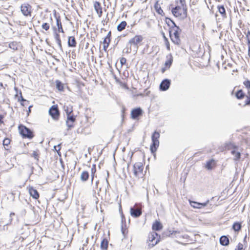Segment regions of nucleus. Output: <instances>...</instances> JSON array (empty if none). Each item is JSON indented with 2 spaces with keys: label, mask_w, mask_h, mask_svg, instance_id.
I'll return each mask as SVG.
<instances>
[{
  "label": "nucleus",
  "mask_w": 250,
  "mask_h": 250,
  "mask_svg": "<svg viewBox=\"0 0 250 250\" xmlns=\"http://www.w3.org/2000/svg\"><path fill=\"white\" fill-rule=\"evenodd\" d=\"M243 247V244H242L241 243H239L237 246H236V248H235V250H244Z\"/></svg>",
  "instance_id": "nucleus-49"
},
{
  "label": "nucleus",
  "mask_w": 250,
  "mask_h": 250,
  "mask_svg": "<svg viewBox=\"0 0 250 250\" xmlns=\"http://www.w3.org/2000/svg\"><path fill=\"white\" fill-rule=\"evenodd\" d=\"M143 111L141 107L133 108L131 111V118L132 119L136 120L143 115Z\"/></svg>",
  "instance_id": "nucleus-8"
},
{
  "label": "nucleus",
  "mask_w": 250,
  "mask_h": 250,
  "mask_svg": "<svg viewBox=\"0 0 250 250\" xmlns=\"http://www.w3.org/2000/svg\"><path fill=\"white\" fill-rule=\"evenodd\" d=\"M139 148H138V147H136V148H134V151H132V152H131V157H132V156H133V154L134 153V152H136V151H138V150H139Z\"/></svg>",
  "instance_id": "nucleus-59"
},
{
  "label": "nucleus",
  "mask_w": 250,
  "mask_h": 250,
  "mask_svg": "<svg viewBox=\"0 0 250 250\" xmlns=\"http://www.w3.org/2000/svg\"><path fill=\"white\" fill-rule=\"evenodd\" d=\"M173 61L172 57L170 55V57L169 59H168L165 63V65L166 67L169 68L171 65L172 64Z\"/></svg>",
  "instance_id": "nucleus-40"
},
{
  "label": "nucleus",
  "mask_w": 250,
  "mask_h": 250,
  "mask_svg": "<svg viewBox=\"0 0 250 250\" xmlns=\"http://www.w3.org/2000/svg\"><path fill=\"white\" fill-rule=\"evenodd\" d=\"M110 43H106V44H104V47H103V48H104V51H106L107 47H108L109 46V44Z\"/></svg>",
  "instance_id": "nucleus-57"
},
{
  "label": "nucleus",
  "mask_w": 250,
  "mask_h": 250,
  "mask_svg": "<svg viewBox=\"0 0 250 250\" xmlns=\"http://www.w3.org/2000/svg\"><path fill=\"white\" fill-rule=\"evenodd\" d=\"M3 118H4L3 116L0 114V124L3 123Z\"/></svg>",
  "instance_id": "nucleus-58"
},
{
  "label": "nucleus",
  "mask_w": 250,
  "mask_h": 250,
  "mask_svg": "<svg viewBox=\"0 0 250 250\" xmlns=\"http://www.w3.org/2000/svg\"><path fill=\"white\" fill-rule=\"evenodd\" d=\"M126 24V22L125 21H122L118 25L117 27V30L120 32L122 31L125 28Z\"/></svg>",
  "instance_id": "nucleus-32"
},
{
  "label": "nucleus",
  "mask_w": 250,
  "mask_h": 250,
  "mask_svg": "<svg viewBox=\"0 0 250 250\" xmlns=\"http://www.w3.org/2000/svg\"><path fill=\"white\" fill-rule=\"evenodd\" d=\"M53 28L54 30V38L55 40L61 39L60 35L57 32L56 28L55 27H54Z\"/></svg>",
  "instance_id": "nucleus-41"
},
{
  "label": "nucleus",
  "mask_w": 250,
  "mask_h": 250,
  "mask_svg": "<svg viewBox=\"0 0 250 250\" xmlns=\"http://www.w3.org/2000/svg\"><path fill=\"white\" fill-rule=\"evenodd\" d=\"M190 205L191 207L196 208H200L201 203L193 201H189Z\"/></svg>",
  "instance_id": "nucleus-35"
},
{
  "label": "nucleus",
  "mask_w": 250,
  "mask_h": 250,
  "mask_svg": "<svg viewBox=\"0 0 250 250\" xmlns=\"http://www.w3.org/2000/svg\"><path fill=\"white\" fill-rule=\"evenodd\" d=\"M55 83L57 89L60 91H63V84L59 80H56Z\"/></svg>",
  "instance_id": "nucleus-30"
},
{
  "label": "nucleus",
  "mask_w": 250,
  "mask_h": 250,
  "mask_svg": "<svg viewBox=\"0 0 250 250\" xmlns=\"http://www.w3.org/2000/svg\"><path fill=\"white\" fill-rule=\"evenodd\" d=\"M218 12L221 14L223 18H226L227 17L226 10L225 7L223 5H218L217 6Z\"/></svg>",
  "instance_id": "nucleus-28"
},
{
  "label": "nucleus",
  "mask_w": 250,
  "mask_h": 250,
  "mask_svg": "<svg viewBox=\"0 0 250 250\" xmlns=\"http://www.w3.org/2000/svg\"><path fill=\"white\" fill-rule=\"evenodd\" d=\"M20 97L19 98V101H21V103H22V102H25V103H29V101H27L23 98L21 91L20 92Z\"/></svg>",
  "instance_id": "nucleus-47"
},
{
  "label": "nucleus",
  "mask_w": 250,
  "mask_h": 250,
  "mask_svg": "<svg viewBox=\"0 0 250 250\" xmlns=\"http://www.w3.org/2000/svg\"><path fill=\"white\" fill-rule=\"evenodd\" d=\"M182 30L180 27L177 26L174 27L173 29H169V37L171 41L176 45H179L181 43L179 35Z\"/></svg>",
  "instance_id": "nucleus-2"
},
{
  "label": "nucleus",
  "mask_w": 250,
  "mask_h": 250,
  "mask_svg": "<svg viewBox=\"0 0 250 250\" xmlns=\"http://www.w3.org/2000/svg\"><path fill=\"white\" fill-rule=\"evenodd\" d=\"M21 10L24 16H30L32 12V7L28 3H24L21 5Z\"/></svg>",
  "instance_id": "nucleus-6"
},
{
  "label": "nucleus",
  "mask_w": 250,
  "mask_h": 250,
  "mask_svg": "<svg viewBox=\"0 0 250 250\" xmlns=\"http://www.w3.org/2000/svg\"><path fill=\"white\" fill-rule=\"evenodd\" d=\"M124 50H125V53H130L131 52V46L128 43Z\"/></svg>",
  "instance_id": "nucleus-48"
},
{
  "label": "nucleus",
  "mask_w": 250,
  "mask_h": 250,
  "mask_svg": "<svg viewBox=\"0 0 250 250\" xmlns=\"http://www.w3.org/2000/svg\"><path fill=\"white\" fill-rule=\"evenodd\" d=\"M165 22L169 27V29H173L174 27L177 26L175 22L169 18H166Z\"/></svg>",
  "instance_id": "nucleus-20"
},
{
  "label": "nucleus",
  "mask_w": 250,
  "mask_h": 250,
  "mask_svg": "<svg viewBox=\"0 0 250 250\" xmlns=\"http://www.w3.org/2000/svg\"><path fill=\"white\" fill-rule=\"evenodd\" d=\"M96 169H91V184L92 185L93 183L94 178L95 177V173Z\"/></svg>",
  "instance_id": "nucleus-42"
},
{
  "label": "nucleus",
  "mask_w": 250,
  "mask_h": 250,
  "mask_svg": "<svg viewBox=\"0 0 250 250\" xmlns=\"http://www.w3.org/2000/svg\"><path fill=\"white\" fill-rule=\"evenodd\" d=\"M238 148V146L232 143L231 142H229V143L225 144L222 150L224 151L230 149H237Z\"/></svg>",
  "instance_id": "nucleus-18"
},
{
  "label": "nucleus",
  "mask_w": 250,
  "mask_h": 250,
  "mask_svg": "<svg viewBox=\"0 0 250 250\" xmlns=\"http://www.w3.org/2000/svg\"><path fill=\"white\" fill-rule=\"evenodd\" d=\"M162 34H163V37L164 39V41H165V44L166 45L167 49L168 50H170V43L169 42L168 39L165 36L164 33H163Z\"/></svg>",
  "instance_id": "nucleus-39"
},
{
  "label": "nucleus",
  "mask_w": 250,
  "mask_h": 250,
  "mask_svg": "<svg viewBox=\"0 0 250 250\" xmlns=\"http://www.w3.org/2000/svg\"><path fill=\"white\" fill-rule=\"evenodd\" d=\"M76 121V117L72 114H70L67 115V120L66 121V124L69 128H71L73 127V123Z\"/></svg>",
  "instance_id": "nucleus-12"
},
{
  "label": "nucleus",
  "mask_w": 250,
  "mask_h": 250,
  "mask_svg": "<svg viewBox=\"0 0 250 250\" xmlns=\"http://www.w3.org/2000/svg\"><path fill=\"white\" fill-rule=\"evenodd\" d=\"M163 226L161 222L156 221L152 225V229L154 231H159L162 229Z\"/></svg>",
  "instance_id": "nucleus-22"
},
{
  "label": "nucleus",
  "mask_w": 250,
  "mask_h": 250,
  "mask_svg": "<svg viewBox=\"0 0 250 250\" xmlns=\"http://www.w3.org/2000/svg\"><path fill=\"white\" fill-rule=\"evenodd\" d=\"M94 7L97 13L98 14L99 17H101L103 11L100 2L99 1H95L94 3Z\"/></svg>",
  "instance_id": "nucleus-17"
},
{
  "label": "nucleus",
  "mask_w": 250,
  "mask_h": 250,
  "mask_svg": "<svg viewBox=\"0 0 250 250\" xmlns=\"http://www.w3.org/2000/svg\"><path fill=\"white\" fill-rule=\"evenodd\" d=\"M242 225L241 222H235L232 226V229L235 231L238 232L242 229Z\"/></svg>",
  "instance_id": "nucleus-21"
},
{
  "label": "nucleus",
  "mask_w": 250,
  "mask_h": 250,
  "mask_svg": "<svg viewBox=\"0 0 250 250\" xmlns=\"http://www.w3.org/2000/svg\"><path fill=\"white\" fill-rule=\"evenodd\" d=\"M32 107V105H30L28 108V110L27 111L28 115L31 112V108Z\"/></svg>",
  "instance_id": "nucleus-60"
},
{
  "label": "nucleus",
  "mask_w": 250,
  "mask_h": 250,
  "mask_svg": "<svg viewBox=\"0 0 250 250\" xmlns=\"http://www.w3.org/2000/svg\"><path fill=\"white\" fill-rule=\"evenodd\" d=\"M39 150L37 149L36 151H34L31 156L33 157L36 160L39 161Z\"/></svg>",
  "instance_id": "nucleus-37"
},
{
  "label": "nucleus",
  "mask_w": 250,
  "mask_h": 250,
  "mask_svg": "<svg viewBox=\"0 0 250 250\" xmlns=\"http://www.w3.org/2000/svg\"><path fill=\"white\" fill-rule=\"evenodd\" d=\"M19 129L20 134L23 138L31 139L34 137L33 131L23 125H20Z\"/></svg>",
  "instance_id": "nucleus-3"
},
{
  "label": "nucleus",
  "mask_w": 250,
  "mask_h": 250,
  "mask_svg": "<svg viewBox=\"0 0 250 250\" xmlns=\"http://www.w3.org/2000/svg\"><path fill=\"white\" fill-rule=\"evenodd\" d=\"M42 29H44L45 31H47L49 30V29L50 28V25H49V23L45 22L42 24Z\"/></svg>",
  "instance_id": "nucleus-45"
},
{
  "label": "nucleus",
  "mask_w": 250,
  "mask_h": 250,
  "mask_svg": "<svg viewBox=\"0 0 250 250\" xmlns=\"http://www.w3.org/2000/svg\"><path fill=\"white\" fill-rule=\"evenodd\" d=\"M179 1L182 6H187L185 0H179Z\"/></svg>",
  "instance_id": "nucleus-55"
},
{
  "label": "nucleus",
  "mask_w": 250,
  "mask_h": 250,
  "mask_svg": "<svg viewBox=\"0 0 250 250\" xmlns=\"http://www.w3.org/2000/svg\"><path fill=\"white\" fill-rule=\"evenodd\" d=\"M99 183V180H98L96 181L95 185H94L93 186V189L95 191V189H98V186Z\"/></svg>",
  "instance_id": "nucleus-54"
},
{
  "label": "nucleus",
  "mask_w": 250,
  "mask_h": 250,
  "mask_svg": "<svg viewBox=\"0 0 250 250\" xmlns=\"http://www.w3.org/2000/svg\"><path fill=\"white\" fill-rule=\"evenodd\" d=\"M187 6H182L181 5H177L175 7H173L171 9V12L173 16L181 20H184L187 17Z\"/></svg>",
  "instance_id": "nucleus-1"
},
{
  "label": "nucleus",
  "mask_w": 250,
  "mask_h": 250,
  "mask_svg": "<svg viewBox=\"0 0 250 250\" xmlns=\"http://www.w3.org/2000/svg\"><path fill=\"white\" fill-rule=\"evenodd\" d=\"M77 42L74 36H70L68 39V46L69 47H75L76 46Z\"/></svg>",
  "instance_id": "nucleus-25"
},
{
  "label": "nucleus",
  "mask_w": 250,
  "mask_h": 250,
  "mask_svg": "<svg viewBox=\"0 0 250 250\" xmlns=\"http://www.w3.org/2000/svg\"><path fill=\"white\" fill-rule=\"evenodd\" d=\"M9 47L14 50H17L18 49V43L17 42H12L9 43Z\"/></svg>",
  "instance_id": "nucleus-34"
},
{
  "label": "nucleus",
  "mask_w": 250,
  "mask_h": 250,
  "mask_svg": "<svg viewBox=\"0 0 250 250\" xmlns=\"http://www.w3.org/2000/svg\"><path fill=\"white\" fill-rule=\"evenodd\" d=\"M160 137V134L157 131L153 132L151 136V141H158V139Z\"/></svg>",
  "instance_id": "nucleus-36"
},
{
  "label": "nucleus",
  "mask_w": 250,
  "mask_h": 250,
  "mask_svg": "<svg viewBox=\"0 0 250 250\" xmlns=\"http://www.w3.org/2000/svg\"><path fill=\"white\" fill-rule=\"evenodd\" d=\"M246 38L248 42V44H250V31H248L247 33H246Z\"/></svg>",
  "instance_id": "nucleus-51"
},
{
  "label": "nucleus",
  "mask_w": 250,
  "mask_h": 250,
  "mask_svg": "<svg viewBox=\"0 0 250 250\" xmlns=\"http://www.w3.org/2000/svg\"><path fill=\"white\" fill-rule=\"evenodd\" d=\"M28 188L30 196L35 199H38L40 194L37 190L33 187H29Z\"/></svg>",
  "instance_id": "nucleus-13"
},
{
  "label": "nucleus",
  "mask_w": 250,
  "mask_h": 250,
  "mask_svg": "<svg viewBox=\"0 0 250 250\" xmlns=\"http://www.w3.org/2000/svg\"><path fill=\"white\" fill-rule=\"evenodd\" d=\"M56 24L58 27V32L64 33V31L60 17H56Z\"/></svg>",
  "instance_id": "nucleus-24"
},
{
  "label": "nucleus",
  "mask_w": 250,
  "mask_h": 250,
  "mask_svg": "<svg viewBox=\"0 0 250 250\" xmlns=\"http://www.w3.org/2000/svg\"><path fill=\"white\" fill-rule=\"evenodd\" d=\"M61 145V144H58L57 146H54V150L55 151H56V152H57L58 154H59V151H60V150L61 149V146H60Z\"/></svg>",
  "instance_id": "nucleus-50"
},
{
  "label": "nucleus",
  "mask_w": 250,
  "mask_h": 250,
  "mask_svg": "<svg viewBox=\"0 0 250 250\" xmlns=\"http://www.w3.org/2000/svg\"><path fill=\"white\" fill-rule=\"evenodd\" d=\"M236 149H233L231 151V153L234 156V160L238 161L241 158V153L239 152L236 151Z\"/></svg>",
  "instance_id": "nucleus-29"
},
{
  "label": "nucleus",
  "mask_w": 250,
  "mask_h": 250,
  "mask_svg": "<svg viewBox=\"0 0 250 250\" xmlns=\"http://www.w3.org/2000/svg\"><path fill=\"white\" fill-rule=\"evenodd\" d=\"M160 142H152L150 146V150L153 156L155 157L156 152L159 146Z\"/></svg>",
  "instance_id": "nucleus-15"
},
{
  "label": "nucleus",
  "mask_w": 250,
  "mask_h": 250,
  "mask_svg": "<svg viewBox=\"0 0 250 250\" xmlns=\"http://www.w3.org/2000/svg\"><path fill=\"white\" fill-rule=\"evenodd\" d=\"M121 218H121V223H122L121 231H122V233L123 235L124 236H125L127 233V230H126L127 228H126V225L125 224V216L124 215V214H123V213H122V214H121Z\"/></svg>",
  "instance_id": "nucleus-14"
},
{
  "label": "nucleus",
  "mask_w": 250,
  "mask_h": 250,
  "mask_svg": "<svg viewBox=\"0 0 250 250\" xmlns=\"http://www.w3.org/2000/svg\"><path fill=\"white\" fill-rule=\"evenodd\" d=\"M108 241L106 238H104L101 243L100 247L102 250H107L108 247Z\"/></svg>",
  "instance_id": "nucleus-26"
},
{
  "label": "nucleus",
  "mask_w": 250,
  "mask_h": 250,
  "mask_svg": "<svg viewBox=\"0 0 250 250\" xmlns=\"http://www.w3.org/2000/svg\"><path fill=\"white\" fill-rule=\"evenodd\" d=\"M111 36V32L109 31L105 38L104 39L103 43L106 44V43H110V38Z\"/></svg>",
  "instance_id": "nucleus-38"
},
{
  "label": "nucleus",
  "mask_w": 250,
  "mask_h": 250,
  "mask_svg": "<svg viewBox=\"0 0 250 250\" xmlns=\"http://www.w3.org/2000/svg\"><path fill=\"white\" fill-rule=\"evenodd\" d=\"M143 40L141 35H136L128 42V44L131 46L133 45L136 49L138 48V44L140 43Z\"/></svg>",
  "instance_id": "nucleus-7"
},
{
  "label": "nucleus",
  "mask_w": 250,
  "mask_h": 250,
  "mask_svg": "<svg viewBox=\"0 0 250 250\" xmlns=\"http://www.w3.org/2000/svg\"><path fill=\"white\" fill-rule=\"evenodd\" d=\"M245 93L242 89L238 90L235 93V96L238 99H242L245 97Z\"/></svg>",
  "instance_id": "nucleus-33"
},
{
  "label": "nucleus",
  "mask_w": 250,
  "mask_h": 250,
  "mask_svg": "<svg viewBox=\"0 0 250 250\" xmlns=\"http://www.w3.org/2000/svg\"><path fill=\"white\" fill-rule=\"evenodd\" d=\"M248 95L246 96L245 105H250V91L248 92Z\"/></svg>",
  "instance_id": "nucleus-43"
},
{
  "label": "nucleus",
  "mask_w": 250,
  "mask_h": 250,
  "mask_svg": "<svg viewBox=\"0 0 250 250\" xmlns=\"http://www.w3.org/2000/svg\"><path fill=\"white\" fill-rule=\"evenodd\" d=\"M171 84V80L168 79L163 80L160 84L159 89L162 91L168 90Z\"/></svg>",
  "instance_id": "nucleus-10"
},
{
  "label": "nucleus",
  "mask_w": 250,
  "mask_h": 250,
  "mask_svg": "<svg viewBox=\"0 0 250 250\" xmlns=\"http://www.w3.org/2000/svg\"><path fill=\"white\" fill-rule=\"evenodd\" d=\"M243 84L249 90H250V81L247 80L243 82Z\"/></svg>",
  "instance_id": "nucleus-44"
},
{
  "label": "nucleus",
  "mask_w": 250,
  "mask_h": 250,
  "mask_svg": "<svg viewBox=\"0 0 250 250\" xmlns=\"http://www.w3.org/2000/svg\"><path fill=\"white\" fill-rule=\"evenodd\" d=\"M248 56L250 58V44H248Z\"/></svg>",
  "instance_id": "nucleus-62"
},
{
  "label": "nucleus",
  "mask_w": 250,
  "mask_h": 250,
  "mask_svg": "<svg viewBox=\"0 0 250 250\" xmlns=\"http://www.w3.org/2000/svg\"><path fill=\"white\" fill-rule=\"evenodd\" d=\"M216 166L215 161L213 159H211L206 162L205 167L208 170H211L214 167Z\"/></svg>",
  "instance_id": "nucleus-19"
},
{
  "label": "nucleus",
  "mask_w": 250,
  "mask_h": 250,
  "mask_svg": "<svg viewBox=\"0 0 250 250\" xmlns=\"http://www.w3.org/2000/svg\"><path fill=\"white\" fill-rule=\"evenodd\" d=\"M130 212L131 216L138 218L142 214V210L140 208L131 207L130 208Z\"/></svg>",
  "instance_id": "nucleus-11"
},
{
  "label": "nucleus",
  "mask_w": 250,
  "mask_h": 250,
  "mask_svg": "<svg viewBox=\"0 0 250 250\" xmlns=\"http://www.w3.org/2000/svg\"><path fill=\"white\" fill-rule=\"evenodd\" d=\"M154 8L156 12L160 15H163L164 14V12L163 10L162 9L161 7L158 3V2H156L154 5Z\"/></svg>",
  "instance_id": "nucleus-31"
},
{
  "label": "nucleus",
  "mask_w": 250,
  "mask_h": 250,
  "mask_svg": "<svg viewBox=\"0 0 250 250\" xmlns=\"http://www.w3.org/2000/svg\"><path fill=\"white\" fill-rule=\"evenodd\" d=\"M49 114L54 120H58L60 116V111L58 105H53L51 106L49 110Z\"/></svg>",
  "instance_id": "nucleus-5"
},
{
  "label": "nucleus",
  "mask_w": 250,
  "mask_h": 250,
  "mask_svg": "<svg viewBox=\"0 0 250 250\" xmlns=\"http://www.w3.org/2000/svg\"><path fill=\"white\" fill-rule=\"evenodd\" d=\"M158 236V234L155 231H152L148 234V241L151 242L148 245V248L153 247L159 242L160 236H159V238Z\"/></svg>",
  "instance_id": "nucleus-4"
},
{
  "label": "nucleus",
  "mask_w": 250,
  "mask_h": 250,
  "mask_svg": "<svg viewBox=\"0 0 250 250\" xmlns=\"http://www.w3.org/2000/svg\"><path fill=\"white\" fill-rule=\"evenodd\" d=\"M247 238V234H246V235L244 237V240H243V242H244V244H245L246 243L247 244V241H246Z\"/></svg>",
  "instance_id": "nucleus-61"
},
{
  "label": "nucleus",
  "mask_w": 250,
  "mask_h": 250,
  "mask_svg": "<svg viewBox=\"0 0 250 250\" xmlns=\"http://www.w3.org/2000/svg\"><path fill=\"white\" fill-rule=\"evenodd\" d=\"M21 105L22 106H27L29 104V103H27L22 102V103H21Z\"/></svg>",
  "instance_id": "nucleus-63"
},
{
  "label": "nucleus",
  "mask_w": 250,
  "mask_h": 250,
  "mask_svg": "<svg viewBox=\"0 0 250 250\" xmlns=\"http://www.w3.org/2000/svg\"><path fill=\"white\" fill-rule=\"evenodd\" d=\"M10 142H2V144L5 150H8L9 149V145Z\"/></svg>",
  "instance_id": "nucleus-46"
},
{
  "label": "nucleus",
  "mask_w": 250,
  "mask_h": 250,
  "mask_svg": "<svg viewBox=\"0 0 250 250\" xmlns=\"http://www.w3.org/2000/svg\"><path fill=\"white\" fill-rule=\"evenodd\" d=\"M209 202V200H208L206 202H205L204 203H201L200 208H201L203 207L207 206V205L208 204Z\"/></svg>",
  "instance_id": "nucleus-52"
},
{
  "label": "nucleus",
  "mask_w": 250,
  "mask_h": 250,
  "mask_svg": "<svg viewBox=\"0 0 250 250\" xmlns=\"http://www.w3.org/2000/svg\"><path fill=\"white\" fill-rule=\"evenodd\" d=\"M106 187L105 188V192L107 191V190L110 187L109 183L108 181L107 177L106 178Z\"/></svg>",
  "instance_id": "nucleus-56"
},
{
  "label": "nucleus",
  "mask_w": 250,
  "mask_h": 250,
  "mask_svg": "<svg viewBox=\"0 0 250 250\" xmlns=\"http://www.w3.org/2000/svg\"><path fill=\"white\" fill-rule=\"evenodd\" d=\"M143 170V165L140 162L136 163L133 167V170L136 177L139 176V174L142 173Z\"/></svg>",
  "instance_id": "nucleus-9"
},
{
  "label": "nucleus",
  "mask_w": 250,
  "mask_h": 250,
  "mask_svg": "<svg viewBox=\"0 0 250 250\" xmlns=\"http://www.w3.org/2000/svg\"><path fill=\"white\" fill-rule=\"evenodd\" d=\"M63 109L67 115L70 114H72L73 112V107L71 104L66 105L65 104L63 106Z\"/></svg>",
  "instance_id": "nucleus-27"
},
{
  "label": "nucleus",
  "mask_w": 250,
  "mask_h": 250,
  "mask_svg": "<svg viewBox=\"0 0 250 250\" xmlns=\"http://www.w3.org/2000/svg\"><path fill=\"white\" fill-rule=\"evenodd\" d=\"M89 178V173L87 171H83L80 176V179L83 182H86Z\"/></svg>",
  "instance_id": "nucleus-23"
},
{
  "label": "nucleus",
  "mask_w": 250,
  "mask_h": 250,
  "mask_svg": "<svg viewBox=\"0 0 250 250\" xmlns=\"http://www.w3.org/2000/svg\"><path fill=\"white\" fill-rule=\"evenodd\" d=\"M113 77L116 82L119 81V79L117 77V76L113 74Z\"/></svg>",
  "instance_id": "nucleus-64"
},
{
  "label": "nucleus",
  "mask_w": 250,
  "mask_h": 250,
  "mask_svg": "<svg viewBox=\"0 0 250 250\" xmlns=\"http://www.w3.org/2000/svg\"><path fill=\"white\" fill-rule=\"evenodd\" d=\"M220 244L223 246H227L229 244V240L228 236L222 235L219 239Z\"/></svg>",
  "instance_id": "nucleus-16"
},
{
  "label": "nucleus",
  "mask_w": 250,
  "mask_h": 250,
  "mask_svg": "<svg viewBox=\"0 0 250 250\" xmlns=\"http://www.w3.org/2000/svg\"><path fill=\"white\" fill-rule=\"evenodd\" d=\"M126 60L125 58L122 57L120 59V63H121L122 66L125 64L126 63Z\"/></svg>",
  "instance_id": "nucleus-53"
}]
</instances>
